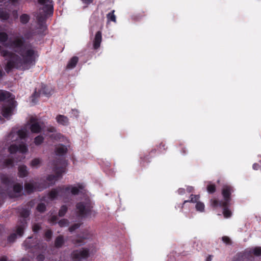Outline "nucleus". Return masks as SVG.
I'll return each instance as SVG.
<instances>
[{
  "instance_id": "nucleus-51",
  "label": "nucleus",
  "mask_w": 261,
  "mask_h": 261,
  "mask_svg": "<svg viewBox=\"0 0 261 261\" xmlns=\"http://www.w3.org/2000/svg\"><path fill=\"white\" fill-rule=\"evenodd\" d=\"M80 227V224L75 223V224H74L73 225H71V226H70L69 227L68 229L70 232H73L76 229L79 228Z\"/></svg>"
},
{
  "instance_id": "nucleus-29",
  "label": "nucleus",
  "mask_w": 261,
  "mask_h": 261,
  "mask_svg": "<svg viewBox=\"0 0 261 261\" xmlns=\"http://www.w3.org/2000/svg\"><path fill=\"white\" fill-rule=\"evenodd\" d=\"M115 10H112L111 12L107 14V18L108 21H111L115 22L116 21V17L114 14Z\"/></svg>"
},
{
  "instance_id": "nucleus-55",
  "label": "nucleus",
  "mask_w": 261,
  "mask_h": 261,
  "mask_svg": "<svg viewBox=\"0 0 261 261\" xmlns=\"http://www.w3.org/2000/svg\"><path fill=\"white\" fill-rule=\"evenodd\" d=\"M45 259V256L42 254H40L37 256V259L38 261H43Z\"/></svg>"
},
{
  "instance_id": "nucleus-16",
  "label": "nucleus",
  "mask_w": 261,
  "mask_h": 261,
  "mask_svg": "<svg viewBox=\"0 0 261 261\" xmlns=\"http://www.w3.org/2000/svg\"><path fill=\"white\" fill-rule=\"evenodd\" d=\"M68 151L67 147L63 144H59L56 147L55 152L57 155L62 156L65 155Z\"/></svg>"
},
{
  "instance_id": "nucleus-2",
  "label": "nucleus",
  "mask_w": 261,
  "mask_h": 261,
  "mask_svg": "<svg viewBox=\"0 0 261 261\" xmlns=\"http://www.w3.org/2000/svg\"><path fill=\"white\" fill-rule=\"evenodd\" d=\"M234 192L233 188L230 185H224L222 189V195L223 200H219L217 199L211 200V206L216 208L218 206H229L231 201V194Z\"/></svg>"
},
{
  "instance_id": "nucleus-61",
  "label": "nucleus",
  "mask_w": 261,
  "mask_h": 261,
  "mask_svg": "<svg viewBox=\"0 0 261 261\" xmlns=\"http://www.w3.org/2000/svg\"><path fill=\"white\" fill-rule=\"evenodd\" d=\"M4 202V198L2 196L1 198H0V206L3 204V203Z\"/></svg>"
},
{
  "instance_id": "nucleus-57",
  "label": "nucleus",
  "mask_w": 261,
  "mask_h": 261,
  "mask_svg": "<svg viewBox=\"0 0 261 261\" xmlns=\"http://www.w3.org/2000/svg\"><path fill=\"white\" fill-rule=\"evenodd\" d=\"M58 220V217L56 216H53L50 218V222L52 223H56Z\"/></svg>"
},
{
  "instance_id": "nucleus-62",
  "label": "nucleus",
  "mask_w": 261,
  "mask_h": 261,
  "mask_svg": "<svg viewBox=\"0 0 261 261\" xmlns=\"http://www.w3.org/2000/svg\"><path fill=\"white\" fill-rule=\"evenodd\" d=\"M4 74L5 73L4 72L3 70L0 69V79L3 76Z\"/></svg>"
},
{
  "instance_id": "nucleus-17",
  "label": "nucleus",
  "mask_w": 261,
  "mask_h": 261,
  "mask_svg": "<svg viewBox=\"0 0 261 261\" xmlns=\"http://www.w3.org/2000/svg\"><path fill=\"white\" fill-rule=\"evenodd\" d=\"M30 215V210L27 208H22L20 212V217L21 218L19 221L25 220L26 222L28 221V217Z\"/></svg>"
},
{
  "instance_id": "nucleus-12",
  "label": "nucleus",
  "mask_w": 261,
  "mask_h": 261,
  "mask_svg": "<svg viewBox=\"0 0 261 261\" xmlns=\"http://www.w3.org/2000/svg\"><path fill=\"white\" fill-rule=\"evenodd\" d=\"M102 41V33L101 32L98 31L96 32L93 40V48L97 49L99 48Z\"/></svg>"
},
{
  "instance_id": "nucleus-52",
  "label": "nucleus",
  "mask_w": 261,
  "mask_h": 261,
  "mask_svg": "<svg viewBox=\"0 0 261 261\" xmlns=\"http://www.w3.org/2000/svg\"><path fill=\"white\" fill-rule=\"evenodd\" d=\"M5 161V159L2 156H0V168H4Z\"/></svg>"
},
{
  "instance_id": "nucleus-3",
  "label": "nucleus",
  "mask_w": 261,
  "mask_h": 261,
  "mask_svg": "<svg viewBox=\"0 0 261 261\" xmlns=\"http://www.w3.org/2000/svg\"><path fill=\"white\" fill-rule=\"evenodd\" d=\"M93 205L90 201H82L76 204V213L78 217L85 218L96 215V212L93 210Z\"/></svg>"
},
{
  "instance_id": "nucleus-26",
  "label": "nucleus",
  "mask_w": 261,
  "mask_h": 261,
  "mask_svg": "<svg viewBox=\"0 0 261 261\" xmlns=\"http://www.w3.org/2000/svg\"><path fill=\"white\" fill-rule=\"evenodd\" d=\"M8 40V34L4 32H0V43L2 44H4L5 43H7V41H9Z\"/></svg>"
},
{
  "instance_id": "nucleus-4",
  "label": "nucleus",
  "mask_w": 261,
  "mask_h": 261,
  "mask_svg": "<svg viewBox=\"0 0 261 261\" xmlns=\"http://www.w3.org/2000/svg\"><path fill=\"white\" fill-rule=\"evenodd\" d=\"M65 160L58 159L56 161L53 168L55 175H48L46 178L50 185L55 184V181L62 177V174L65 171Z\"/></svg>"
},
{
  "instance_id": "nucleus-33",
  "label": "nucleus",
  "mask_w": 261,
  "mask_h": 261,
  "mask_svg": "<svg viewBox=\"0 0 261 261\" xmlns=\"http://www.w3.org/2000/svg\"><path fill=\"white\" fill-rule=\"evenodd\" d=\"M10 17L9 13L6 11H0V19L2 20L6 21Z\"/></svg>"
},
{
  "instance_id": "nucleus-41",
  "label": "nucleus",
  "mask_w": 261,
  "mask_h": 261,
  "mask_svg": "<svg viewBox=\"0 0 261 261\" xmlns=\"http://www.w3.org/2000/svg\"><path fill=\"white\" fill-rule=\"evenodd\" d=\"M8 150L10 153H15L18 151V145L16 144H12L9 146Z\"/></svg>"
},
{
  "instance_id": "nucleus-6",
  "label": "nucleus",
  "mask_w": 261,
  "mask_h": 261,
  "mask_svg": "<svg viewBox=\"0 0 261 261\" xmlns=\"http://www.w3.org/2000/svg\"><path fill=\"white\" fill-rule=\"evenodd\" d=\"M54 7L53 5H46L43 6L42 11L37 16V23H46V18L53 15Z\"/></svg>"
},
{
  "instance_id": "nucleus-20",
  "label": "nucleus",
  "mask_w": 261,
  "mask_h": 261,
  "mask_svg": "<svg viewBox=\"0 0 261 261\" xmlns=\"http://www.w3.org/2000/svg\"><path fill=\"white\" fill-rule=\"evenodd\" d=\"M79 61V58L77 57H73L68 62L66 68L67 69H73L74 68Z\"/></svg>"
},
{
  "instance_id": "nucleus-40",
  "label": "nucleus",
  "mask_w": 261,
  "mask_h": 261,
  "mask_svg": "<svg viewBox=\"0 0 261 261\" xmlns=\"http://www.w3.org/2000/svg\"><path fill=\"white\" fill-rule=\"evenodd\" d=\"M204 207L205 206L204 203L200 201H198L195 205L196 210L200 212L204 211Z\"/></svg>"
},
{
  "instance_id": "nucleus-19",
  "label": "nucleus",
  "mask_w": 261,
  "mask_h": 261,
  "mask_svg": "<svg viewBox=\"0 0 261 261\" xmlns=\"http://www.w3.org/2000/svg\"><path fill=\"white\" fill-rule=\"evenodd\" d=\"M65 243L64 237L62 235L58 236L55 240V246L57 248L62 247Z\"/></svg>"
},
{
  "instance_id": "nucleus-31",
  "label": "nucleus",
  "mask_w": 261,
  "mask_h": 261,
  "mask_svg": "<svg viewBox=\"0 0 261 261\" xmlns=\"http://www.w3.org/2000/svg\"><path fill=\"white\" fill-rule=\"evenodd\" d=\"M83 189V186L81 184H79L78 188L76 187H73L71 188V193H72V194H73L74 195H78L80 192L79 189Z\"/></svg>"
},
{
  "instance_id": "nucleus-28",
  "label": "nucleus",
  "mask_w": 261,
  "mask_h": 261,
  "mask_svg": "<svg viewBox=\"0 0 261 261\" xmlns=\"http://www.w3.org/2000/svg\"><path fill=\"white\" fill-rule=\"evenodd\" d=\"M41 163V160L39 158H35L32 160L30 165L32 167L37 168Z\"/></svg>"
},
{
  "instance_id": "nucleus-36",
  "label": "nucleus",
  "mask_w": 261,
  "mask_h": 261,
  "mask_svg": "<svg viewBox=\"0 0 261 261\" xmlns=\"http://www.w3.org/2000/svg\"><path fill=\"white\" fill-rule=\"evenodd\" d=\"M32 238H33L32 237H29L24 242V244L27 248H32L35 247V245L33 243H31V240Z\"/></svg>"
},
{
  "instance_id": "nucleus-9",
  "label": "nucleus",
  "mask_w": 261,
  "mask_h": 261,
  "mask_svg": "<svg viewBox=\"0 0 261 261\" xmlns=\"http://www.w3.org/2000/svg\"><path fill=\"white\" fill-rule=\"evenodd\" d=\"M37 182H26L24 185V190L28 194H31L36 190L40 191L41 190L39 188Z\"/></svg>"
},
{
  "instance_id": "nucleus-7",
  "label": "nucleus",
  "mask_w": 261,
  "mask_h": 261,
  "mask_svg": "<svg viewBox=\"0 0 261 261\" xmlns=\"http://www.w3.org/2000/svg\"><path fill=\"white\" fill-rule=\"evenodd\" d=\"M90 255L89 250L83 248L80 250H75L71 253V256L73 261H81L86 259Z\"/></svg>"
},
{
  "instance_id": "nucleus-18",
  "label": "nucleus",
  "mask_w": 261,
  "mask_h": 261,
  "mask_svg": "<svg viewBox=\"0 0 261 261\" xmlns=\"http://www.w3.org/2000/svg\"><path fill=\"white\" fill-rule=\"evenodd\" d=\"M0 178L2 182L6 186H11L13 182V181H12V179H11L6 174H1Z\"/></svg>"
},
{
  "instance_id": "nucleus-1",
  "label": "nucleus",
  "mask_w": 261,
  "mask_h": 261,
  "mask_svg": "<svg viewBox=\"0 0 261 261\" xmlns=\"http://www.w3.org/2000/svg\"><path fill=\"white\" fill-rule=\"evenodd\" d=\"M13 49L15 53L2 49L0 45L2 56L8 58L5 69L9 73L13 69H29L31 65L35 64L36 51L32 48V45L26 44L23 36L15 37L10 39L7 43L3 44Z\"/></svg>"
},
{
  "instance_id": "nucleus-45",
  "label": "nucleus",
  "mask_w": 261,
  "mask_h": 261,
  "mask_svg": "<svg viewBox=\"0 0 261 261\" xmlns=\"http://www.w3.org/2000/svg\"><path fill=\"white\" fill-rule=\"evenodd\" d=\"M41 229V226L39 223H35L32 226V230L35 233H37Z\"/></svg>"
},
{
  "instance_id": "nucleus-13",
  "label": "nucleus",
  "mask_w": 261,
  "mask_h": 261,
  "mask_svg": "<svg viewBox=\"0 0 261 261\" xmlns=\"http://www.w3.org/2000/svg\"><path fill=\"white\" fill-rule=\"evenodd\" d=\"M56 119L57 122L61 125L67 126L69 124V119L65 115L59 114L56 116Z\"/></svg>"
},
{
  "instance_id": "nucleus-54",
  "label": "nucleus",
  "mask_w": 261,
  "mask_h": 261,
  "mask_svg": "<svg viewBox=\"0 0 261 261\" xmlns=\"http://www.w3.org/2000/svg\"><path fill=\"white\" fill-rule=\"evenodd\" d=\"M261 167V165L258 163H254L253 164L252 168L255 170L259 169Z\"/></svg>"
},
{
  "instance_id": "nucleus-58",
  "label": "nucleus",
  "mask_w": 261,
  "mask_h": 261,
  "mask_svg": "<svg viewBox=\"0 0 261 261\" xmlns=\"http://www.w3.org/2000/svg\"><path fill=\"white\" fill-rule=\"evenodd\" d=\"M178 193L180 195H183L185 193V190L184 188H179L178 190Z\"/></svg>"
},
{
  "instance_id": "nucleus-14",
  "label": "nucleus",
  "mask_w": 261,
  "mask_h": 261,
  "mask_svg": "<svg viewBox=\"0 0 261 261\" xmlns=\"http://www.w3.org/2000/svg\"><path fill=\"white\" fill-rule=\"evenodd\" d=\"M89 238L86 236H85L83 235L82 236H78L75 238H73L71 240V242L73 244L76 246H81L84 245L85 242V240L88 239Z\"/></svg>"
},
{
  "instance_id": "nucleus-32",
  "label": "nucleus",
  "mask_w": 261,
  "mask_h": 261,
  "mask_svg": "<svg viewBox=\"0 0 261 261\" xmlns=\"http://www.w3.org/2000/svg\"><path fill=\"white\" fill-rule=\"evenodd\" d=\"M13 189L15 193H19L22 191L23 186L22 184L17 183L13 185Z\"/></svg>"
},
{
  "instance_id": "nucleus-23",
  "label": "nucleus",
  "mask_w": 261,
  "mask_h": 261,
  "mask_svg": "<svg viewBox=\"0 0 261 261\" xmlns=\"http://www.w3.org/2000/svg\"><path fill=\"white\" fill-rule=\"evenodd\" d=\"M12 111V106H10L9 107H5L2 110V115L5 117L7 118L10 116Z\"/></svg>"
},
{
  "instance_id": "nucleus-22",
  "label": "nucleus",
  "mask_w": 261,
  "mask_h": 261,
  "mask_svg": "<svg viewBox=\"0 0 261 261\" xmlns=\"http://www.w3.org/2000/svg\"><path fill=\"white\" fill-rule=\"evenodd\" d=\"M11 94L8 91L0 90V101L10 98Z\"/></svg>"
},
{
  "instance_id": "nucleus-43",
  "label": "nucleus",
  "mask_w": 261,
  "mask_h": 261,
  "mask_svg": "<svg viewBox=\"0 0 261 261\" xmlns=\"http://www.w3.org/2000/svg\"><path fill=\"white\" fill-rule=\"evenodd\" d=\"M53 236V231L51 229H47L44 233V237L47 241H49Z\"/></svg>"
},
{
  "instance_id": "nucleus-27",
  "label": "nucleus",
  "mask_w": 261,
  "mask_h": 261,
  "mask_svg": "<svg viewBox=\"0 0 261 261\" xmlns=\"http://www.w3.org/2000/svg\"><path fill=\"white\" fill-rule=\"evenodd\" d=\"M199 198L200 197L198 195L191 194L190 195V199L185 200L183 204H184L187 202L197 203L198 201Z\"/></svg>"
},
{
  "instance_id": "nucleus-37",
  "label": "nucleus",
  "mask_w": 261,
  "mask_h": 261,
  "mask_svg": "<svg viewBox=\"0 0 261 261\" xmlns=\"http://www.w3.org/2000/svg\"><path fill=\"white\" fill-rule=\"evenodd\" d=\"M46 206L44 203H39L36 207V210L40 213H44L46 211Z\"/></svg>"
},
{
  "instance_id": "nucleus-39",
  "label": "nucleus",
  "mask_w": 261,
  "mask_h": 261,
  "mask_svg": "<svg viewBox=\"0 0 261 261\" xmlns=\"http://www.w3.org/2000/svg\"><path fill=\"white\" fill-rule=\"evenodd\" d=\"M14 165V160L12 159H5L4 168L8 167H13Z\"/></svg>"
},
{
  "instance_id": "nucleus-63",
  "label": "nucleus",
  "mask_w": 261,
  "mask_h": 261,
  "mask_svg": "<svg viewBox=\"0 0 261 261\" xmlns=\"http://www.w3.org/2000/svg\"><path fill=\"white\" fill-rule=\"evenodd\" d=\"M213 256L211 255H208V256L206 258V261H211L212 259Z\"/></svg>"
},
{
  "instance_id": "nucleus-24",
  "label": "nucleus",
  "mask_w": 261,
  "mask_h": 261,
  "mask_svg": "<svg viewBox=\"0 0 261 261\" xmlns=\"http://www.w3.org/2000/svg\"><path fill=\"white\" fill-rule=\"evenodd\" d=\"M248 254H253L255 256H259L261 255V247H255L251 249L248 251Z\"/></svg>"
},
{
  "instance_id": "nucleus-53",
  "label": "nucleus",
  "mask_w": 261,
  "mask_h": 261,
  "mask_svg": "<svg viewBox=\"0 0 261 261\" xmlns=\"http://www.w3.org/2000/svg\"><path fill=\"white\" fill-rule=\"evenodd\" d=\"M81 1L84 4L86 5V6L87 7L91 4L93 3V2H94V0H81Z\"/></svg>"
},
{
  "instance_id": "nucleus-15",
  "label": "nucleus",
  "mask_w": 261,
  "mask_h": 261,
  "mask_svg": "<svg viewBox=\"0 0 261 261\" xmlns=\"http://www.w3.org/2000/svg\"><path fill=\"white\" fill-rule=\"evenodd\" d=\"M18 175L19 177L24 178L29 175V171L27 167L24 165H20L18 168Z\"/></svg>"
},
{
  "instance_id": "nucleus-60",
  "label": "nucleus",
  "mask_w": 261,
  "mask_h": 261,
  "mask_svg": "<svg viewBox=\"0 0 261 261\" xmlns=\"http://www.w3.org/2000/svg\"><path fill=\"white\" fill-rule=\"evenodd\" d=\"M0 261H7V257L6 256H3L0 258Z\"/></svg>"
},
{
  "instance_id": "nucleus-64",
  "label": "nucleus",
  "mask_w": 261,
  "mask_h": 261,
  "mask_svg": "<svg viewBox=\"0 0 261 261\" xmlns=\"http://www.w3.org/2000/svg\"><path fill=\"white\" fill-rule=\"evenodd\" d=\"M193 190V187H189L187 188V191L189 192H191Z\"/></svg>"
},
{
  "instance_id": "nucleus-8",
  "label": "nucleus",
  "mask_w": 261,
  "mask_h": 261,
  "mask_svg": "<svg viewBox=\"0 0 261 261\" xmlns=\"http://www.w3.org/2000/svg\"><path fill=\"white\" fill-rule=\"evenodd\" d=\"M41 95H44L46 96H49L51 95L50 89L44 84L41 85V88L38 91H37L36 89H35L34 93L32 95V100L34 101L35 99L39 97Z\"/></svg>"
},
{
  "instance_id": "nucleus-38",
  "label": "nucleus",
  "mask_w": 261,
  "mask_h": 261,
  "mask_svg": "<svg viewBox=\"0 0 261 261\" xmlns=\"http://www.w3.org/2000/svg\"><path fill=\"white\" fill-rule=\"evenodd\" d=\"M29 20L30 17L26 14H23L20 17V21L23 24H26L29 22Z\"/></svg>"
},
{
  "instance_id": "nucleus-59",
  "label": "nucleus",
  "mask_w": 261,
  "mask_h": 261,
  "mask_svg": "<svg viewBox=\"0 0 261 261\" xmlns=\"http://www.w3.org/2000/svg\"><path fill=\"white\" fill-rule=\"evenodd\" d=\"M3 230H4L3 226V225L0 224V237L2 235Z\"/></svg>"
},
{
  "instance_id": "nucleus-34",
  "label": "nucleus",
  "mask_w": 261,
  "mask_h": 261,
  "mask_svg": "<svg viewBox=\"0 0 261 261\" xmlns=\"http://www.w3.org/2000/svg\"><path fill=\"white\" fill-rule=\"evenodd\" d=\"M68 210V207L65 205L61 206L60 209L59 211L58 215L60 217H63L65 216Z\"/></svg>"
},
{
  "instance_id": "nucleus-11",
  "label": "nucleus",
  "mask_w": 261,
  "mask_h": 261,
  "mask_svg": "<svg viewBox=\"0 0 261 261\" xmlns=\"http://www.w3.org/2000/svg\"><path fill=\"white\" fill-rule=\"evenodd\" d=\"M31 123L30 129L32 133L38 134L41 132V127L38 122H36L34 118L30 119Z\"/></svg>"
},
{
  "instance_id": "nucleus-42",
  "label": "nucleus",
  "mask_w": 261,
  "mask_h": 261,
  "mask_svg": "<svg viewBox=\"0 0 261 261\" xmlns=\"http://www.w3.org/2000/svg\"><path fill=\"white\" fill-rule=\"evenodd\" d=\"M18 151L24 153L28 151V149L26 145L22 144L18 145Z\"/></svg>"
},
{
  "instance_id": "nucleus-44",
  "label": "nucleus",
  "mask_w": 261,
  "mask_h": 261,
  "mask_svg": "<svg viewBox=\"0 0 261 261\" xmlns=\"http://www.w3.org/2000/svg\"><path fill=\"white\" fill-rule=\"evenodd\" d=\"M44 140V138L42 136L39 135L35 137L34 139V143L36 145H40Z\"/></svg>"
},
{
  "instance_id": "nucleus-35",
  "label": "nucleus",
  "mask_w": 261,
  "mask_h": 261,
  "mask_svg": "<svg viewBox=\"0 0 261 261\" xmlns=\"http://www.w3.org/2000/svg\"><path fill=\"white\" fill-rule=\"evenodd\" d=\"M16 135L17 136V137L21 139L25 138L27 136L26 131L23 129H19L18 131H17Z\"/></svg>"
},
{
  "instance_id": "nucleus-25",
  "label": "nucleus",
  "mask_w": 261,
  "mask_h": 261,
  "mask_svg": "<svg viewBox=\"0 0 261 261\" xmlns=\"http://www.w3.org/2000/svg\"><path fill=\"white\" fill-rule=\"evenodd\" d=\"M206 190L209 194H213L216 191V186L215 184L211 183V182H208V184L206 186Z\"/></svg>"
},
{
  "instance_id": "nucleus-48",
  "label": "nucleus",
  "mask_w": 261,
  "mask_h": 261,
  "mask_svg": "<svg viewBox=\"0 0 261 261\" xmlns=\"http://www.w3.org/2000/svg\"><path fill=\"white\" fill-rule=\"evenodd\" d=\"M158 149L161 152L166 151L167 149L166 144L164 142H162L159 145Z\"/></svg>"
},
{
  "instance_id": "nucleus-47",
  "label": "nucleus",
  "mask_w": 261,
  "mask_h": 261,
  "mask_svg": "<svg viewBox=\"0 0 261 261\" xmlns=\"http://www.w3.org/2000/svg\"><path fill=\"white\" fill-rule=\"evenodd\" d=\"M17 238V234L15 233L11 234L7 239V240L10 243L14 242Z\"/></svg>"
},
{
  "instance_id": "nucleus-10",
  "label": "nucleus",
  "mask_w": 261,
  "mask_h": 261,
  "mask_svg": "<svg viewBox=\"0 0 261 261\" xmlns=\"http://www.w3.org/2000/svg\"><path fill=\"white\" fill-rule=\"evenodd\" d=\"M28 226V222L24 220L18 221L16 225V234L19 237H22L24 233V230Z\"/></svg>"
},
{
  "instance_id": "nucleus-5",
  "label": "nucleus",
  "mask_w": 261,
  "mask_h": 261,
  "mask_svg": "<svg viewBox=\"0 0 261 261\" xmlns=\"http://www.w3.org/2000/svg\"><path fill=\"white\" fill-rule=\"evenodd\" d=\"M70 190V186H61L58 187L57 188L53 189L48 193V198L51 200H53L56 199L58 196L64 197L66 195L69 194V191Z\"/></svg>"
},
{
  "instance_id": "nucleus-21",
  "label": "nucleus",
  "mask_w": 261,
  "mask_h": 261,
  "mask_svg": "<svg viewBox=\"0 0 261 261\" xmlns=\"http://www.w3.org/2000/svg\"><path fill=\"white\" fill-rule=\"evenodd\" d=\"M38 23V28L37 33L39 35H45V31L47 29V26L46 23Z\"/></svg>"
},
{
  "instance_id": "nucleus-50",
  "label": "nucleus",
  "mask_w": 261,
  "mask_h": 261,
  "mask_svg": "<svg viewBox=\"0 0 261 261\" xmlns=\"http://www.w3.org/2000/svg\"><path fill=\"white\" fill-rule=\"evenodd\" d=\"M38 3L45 6L46 5H52V1L51 0H38Z\"/></svg>"
},
{
  "instance_id": "nucleus-49",
  "label": "nucleus",
  "mask_w": 261,
  "mask_h": 261,
  "mask_svg": "<svg viewBox=\"0 0 261 261\" xmlns=\"http://www.w3.org/2000/svg\"><path fill=\"white\" fill-rule=\"evenodd\" d=\"M222 240L226 245H231L232 244L230 239L227 236H223L222 238Z\"/></svg>"
},
{
  "instance_id": "nucleus-56",
  "label": "nucleus",
  "mask_w": 261,
  "mask_h": 261,
  "mask_svg": "<svg viewBox=\"0 0 261 261\" xmlns=\"http://www.w3.org/2000/svg\"><path fill=\"white\" fill-rule=\"evenodd\" d=\"M47 130L50 133H55L56 132V129L54 126H50L47 128Z\"/></svg>"
},
{
  "instance_id": "nucleus-30",
  "label": "nucleus",
  "mask_w": 261,
  "mask_h": 261,
  "mask_svg": "<svg viewBox=\"0 0 261 261\" xmlns=\"http://www.w3.org/2000/svg\"><path fill=\"white\" fill-rule=\"evenodd\" d=\"M229 206H219L220 207H223V214L225 218H228L231 217V211L228 208Z\"/></svg>"
},
{
  "instance_id": "nucleus-46",
  "label": "nucleus",
  "mask_w": 261,
  "mask_h": 261,
  "mask_svg": "<svg viewBox=\"0 0 261 261\" xmlns=\"http://www.w3.org/2000/svg\"><path fill=\"white\" fill-rule=\"evenodd\" d=\"M58 224L60 227H65L68 225L69 221L67 219H63L58 222Z\"/></svg>"
}]
</instances>
